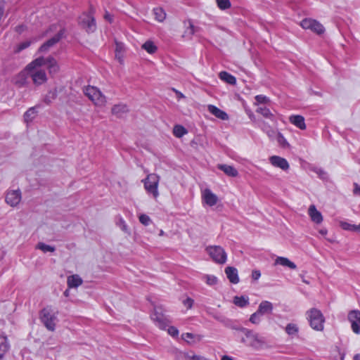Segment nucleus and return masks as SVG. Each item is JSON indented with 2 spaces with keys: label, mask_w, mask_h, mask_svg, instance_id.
<instances>
[{
  "label": "nucleus",
  "mask_w": 360,
  "mask_h": 360,
  "mask_svg": "<svg viewBox=\"0 0 360 360\" xmlns=\"http://www.w3.org/2000/svg\"><path fill=\"white\" fill-rule=\"evenodd\" d=\"M242 331L245 334V338H243V342L252 347H258L263 344V340L257 333H253L252 330L243 328Z\"/></svg>",
  "instance_id": "6e6552de"
},
{
  "label": "nucleus",
  "mask_w": 360,
  "mask_h": 360,
  "mask_svg": "<svg viewBox=\"0 0 360 360\" xmlns=\"http://www.w3.org/2000/svg\"><path fill=\"white\" fill-rule=\"evenodd\" d=\"M256 112L271 122H276L274 115L271 112L269 108L265 106H261L257 108Z\"/></svg>",
  "instance_id": "b1692460"
},
{
  "label": "nucleus",
  "mask_w": 360,
  "mask_h": 360,
  "mask_svg": "<svg viewBox=\"0 0 360 360\" xmlns=\"http://www.w3.org/2000/svg\"><path fill=\"white\" fill-rule=\"evenodd\" d=\"M58 314V311H55L51 306H47L40 311L41 321L49 331L53 332L56 330Z\"/></svg>",
  "instance_id": "7ed1b4c3"
},
{
  "label": "nucleus",
  "mask_w": 360,
  "mask_h": 360,
  "mask_svg": "<svg viewBox=\"0 0 360 360\" xmlns=\"http://www.w3.org/2000/svg\"><path fill=\"white\" fill-rule=\"evenodd\" d=\"M261 314L257 310L255 313H253L250 317V321L253 324H258L260 323L261 321Z\"/></svg>",
  "instance_id": "58836bf2"
},
{
  "label": "nucleus",
  "mask_w": 360,
  "mask_h": 360,
  "mask_svg": "<svg viewBox=\"0 0 360 360\" xmlns=\"http://www.w3.org/2000/svg\"><path fill=\"white\" fill-rule=\"evenodd\" d=\"M185 307H186L187 309H191L193 304V300L188 297L183 302Z\"/></svg>",
  "instance_id": "c03bdc74"
},
{
  "label": "nucleus",
  "mask_w": 360,
  "mask_h": 360,
  "mask_svg": "<svg viewBox=\"0 0 360 360\" xmlns=\"http://www.w3.org/2000/svg\"><path fill=\"white\" fill-rule=\"evenodd\" d=\"M187 359L188 360H209L208 359H207L206 357H205L203 356L195 355V354H193L192 356H188Z\"/></svg>",
  "instance_id": "a18cd8bd"
},
{
  "label": "nucleus",
  "mask_w": 360,
  "mask_h": 360,
  "mask_svg": "<svg viewBox=\"0 0 360 360\" xmlns=\"http://www.w3.org/2000/svg\"><path fill=\"white\" fill-rule=\"evenodd\" d=\"M257 311L261 315H264L265 314H271L273 311V304L269 301H262L259 304Z\"/></svg>",
  "instance_id": "4be33fe9"
},
{
  "label": "nucleus",
  "mask_w": 360,
  "mask_h": 360,
  "mask_svg": "<svg viewBox=\"0 0 360 360\" xmlns=\"http://www.w3.org/2000/svg\"><path fill=\"white\" fill-rule=\"evenodd\" d=\"M260 127L264 131L269 132L270 131V127L264 121L261 122Z\"/></svg>",
  "instance_id": "de8ad7c7"
},
{
  "label": "nucleus",
  "mask_w": 360,
  "mask_h": 360,
  "mask_svg": "<svg viewBox=\"0 0 360 360\" xmlns=\"http://www.w3.org/2000/svg\"><path fill=\"white\" fill-rule=\"evenodd\" d=\"M67 283L70 288H77L82 284V279L77 274L72 275L68 277Z\"/></svg>",
  "instance_id": "5701e85b"
},
{
  "label": "nucleus",
  "mask_w": 360,
  "mask_h": 360,
  "mask_svg": "<svg viewBox=\"0 0 360 360\" xmlns=\"http://www.w3.org/2000/svg\"><path fill=\"white\" fill-rule=\"evenodd\" d=\"M300 25L302 28L305 30H311L318 34H321L325 31L323 26L319 22L311 18H305L302 20Z\"/></svg>",
  "instance_id": "1a4fd4ad"
},
{
  "label": "nucleus",
  "mask_w": 360,
  "mask_h": 360,
  "mask_svg": "<svg viewBox=\"0 0 360 360\" xmlns=\"http://www.w3.org/2000/svg\"><path fill=\"white\" fill-rule=\"evenodd\" d=\"M289 121L291 124H292L300 129L304 130L307 127L304 122V118L302 115H291L289 117Z\"/></svg>",
  "instance_id": "aec40b11"
},
{
  "label": "nucleus",
  "mask_w": 360,
  "mask_h": 360,
  "mask_svg": "<svg viewBox=\"0 0 360 360\" xmlns=\"http://www.w3.org/2000/svg\"><path fill=\"white\" fill-rule=\"evenodd\" d=\"M310 326L315 330L321 331L324 328L325 318L321 311L312 308L307 312Z\"/></svg>",
  "instance_id": "39448f33"
},
{
  "label": "nucleus",
  "mask_w": 360,
  "mask_h": 360,
  "mask_svg": "<svg viewBox=\"0 0 360 360\" xmlns=\"http://www.w3.org/2000/svg\"><path fill=\"white\" fill-rule=\"evenodd\" d=\"M37 112L34 108H31L24 113V120L30 122L37 116Z\"/></svg>",
  "instance_id": "2f4dec72"
},
{
  "label": "nucleus",
  "mask_w": 360,
  "mask_h": 360,
  "mask_svg": "<svg viewBox=\"0 0 360 360\" xmlns=\"http://www.w3.org/2000/svg\"><path fill=\"white\" fill-rule=\"evenodd\" d=\"M356 232H360V224L359 225H356Z\"/></svg>",
  "instance_id": "bf43d9fd"
},
{
  "label": "nucleus",
  "mask_w": 360,
  "mask_h": 360,
  "mask_svg": "<svg viewBox=\"0 0 360 360\" xmlns=\"http://www.w3.org/2000/svg\"><path fill=\"white\" fill-rule=\"evenodd\" d=\"M207 109L212 115L221 120H227L229 119V116L226 112L223 111L214 105H209L207 106Z\"/></svg>",
  "instance_id": "a211bd4d"
},
{
  "label": "nucleus",
  "mask_w": 360,
  "mask_h": 360,
  "mask_svg": "<svg viewBox=\"0 0 360 360\" xmlns=\"http://www.w3.org/2000/svg\"><path fill=\"white\" fill-rule=\"evenodd\" d=\"M45 102L47 103H50L51 101L49 100V98H45Z\"/></svg>",
  "instance_id": "680f3d73"
},
{
  "label": "nucleus",
  "mask_w": 360,
  "mask_h": 360,
  "mask_svg": "<svg viewBox=\"0 0 360 360\" xmlns=\"http://www.w3.org/2000/svg\"><path fill=\"white\" fill-rule=\"evenodd\" d=\"M187 133L188 131L182 125L176 124L173 128V134L176 138H181Z\"/></svg>",
  "instance_id": "c85d7f7f"
},
{
  "label": "nucleus",
  "mask_w": 360,
  "mask_h": 360,
  "mask_svg": "<svg viewBox=\"0 0 360 360\" xmlns=\"http://www.w3.org/2000/svg\"><path fill=\"white\" fill-rule=\"evenodd\" d=\"M354 193L355 195H360V186L356 184V183H354Z\"/></svg>",
  "instance_id": "8fccbe9b"
},
{
  "label": "nucleus",
  "mask_w": 360,
  "mask_h": 360,
  "mask_svg": "<svg viewBox=\"0 0 360 360\" xmlns=\"http://www.w3.org/2000/svg\"><path fill=\"white\" fill-rule=\"evenodd\" d=\"M153 13H154L155 19L159 22H162L166 18V13L160 7L155 8L153 9Z\"/></svg>",
  "instance_id": "c756f323"
},
{
  "label": "nucleus",
  "mask_w": 360,
  "mask_h": 360,
  "mask_svg": "<svg viewBox=\"0 0 360 360\" xmlns=\"http://www.w3.org/2000/svg\"><path fill=\"white\" fill-rule=\"evenodd\" d=\"M38 68H39L28 70L26 67L27 70L29 72L30 77H32L33 83L36 85H41L47 81V76L45 70H39Z\"/></svg>",
  "instance_id": "9b49d317"
},
{
  "label": "nucleus",
  "mask_w": 360,
  "mask_h": 360,
  "mask_svg": "<svg viewBox=\"0 0 360 360\" xmlns=\"http://www.w3.org/2000/svg\"><path fill=\"white\" fill-rule=\"evenodd\" d=\"M8 344L6 337H0V358L3 356V354L8 350Z\"/></svg>",
  "instance_id": "473e14b6"
},
{
  "label": "nucleus",
  "mask_w": 360,
  "mask_h": 360,
  "mask_svg": "<svg viewBox=\"0 0 360 360\" xmlns=\"http://www.w3.org/2000/svg\"><path fill=\"white\" fill-rule=\"evenodd\" d=\"M126 229V225H124L123 226V230H125Z\"/></svg>",
  "instance_id": "e2e57ef3"
},
{
  "label": "nucleus",
  "mask_w": 360,
  "mask_h": 360,
  "mask_svg": "<svg viewBox=\"0 0 360 360\" xmlns=\"http://www.w3.org/2000/svg\"><path fill=\"white\" fill-rule=\"evenodd\" d=\"M233 304L240 308L245 307L249 304V297L248 296H235L233 300Z\"/></svg>",
  "instance_id": "a878e982"
},
{
  "label": "nucleus",
  "mask_w": 360,
  "mask_h": 360,
  "mask_svg": "<svg viewBox=\"0 0 360 360\" xmlns=\"http://www.w3.org/2000/svg\"><path fill=\"white\" fill-rule=\"evenodd\" d=\"M217 5L221 10L228 9L231 6L229 0H216Z\"/></svg>",
  "instance_id": "f704fd0d"
},
{
  "label": "nucleus",
  "mask_w": 360,
  "mask_h": 360,
  "mask_svg": "<svg viewBox=\"0 0 360 360\" xmlns=\"http://www.w3.org/2000/svg\"><path fill=\"white\" fill-rule=\"evenodd\" d=\"M142 48L146 50L148 53L153 54L156 52L158 48L151 41H146L143 45Z\"/></svg>",
  "instance_id": "7c9ffc66"
},
{
  "label": "nucleus",
  "mask_w": 360,
  "mask_h": 360,
  "mask_svg": "<svg viewBox=\"0 0 360 360\" xmlns=\"http://www.w3.org/2000/svg\"><path fill=\"white\" fill-rule=\"evenodd\" d=\"M255 105L262 104V103H267L269 102V98H267L266 96L259 94L257 95L255 97Z\"/></svg>",
  "instance_id": "4c0bfd02"
},
{
  "label": "nucleus",
  "mask_w": 360,
  "mask_h": 360,
  "mask_svg": "<svg viewBox=\"0 0 360 360\" xmlns=\"http://www.w3.org/2000/svg\"><path fill=\"white\" fill-rule=\"evenodd\" d=\"M308 214L311 220L316 224H321L323 221V216L321 213L317 210L314 205H311L308 209Z\"/></svg>",
  "instance_id": "f3484780"
},
{
  "label": "nucleus",
  "mask_w": 360,
  "mask_h": 360,
  "mask_svg": "<svg viewBox=\"0 0 360 360\" xmlns=\"http://www.w3.org/2000/svg\"><path fill=\"white\" fill-rule=\"evenodd\" d=\"M206 250L214 262L224 264L226 262V253L221 246H209L206 248Z\"/></svg>",
  "instance_id": "0eeeda50"
},
{
  "label": "nucleus",
  "mask_w": 360,
  "mask_h": 360,
  "mask_svg": "<svg viewBox=\"0 0 360 360\" xmlns=\"http://www.w3.org/2000/svg\"><path fill=\"white\" fill-rule=\"evenodd\" d=\"M64 295L68 297L69 295V290H66L65 292H64Z\"/></svg>",
  "instance_id": "052dcab7"
},
{
  "label": "nucleus",
  "mask_w": 360,
  "mask_h": 360,
  "mask_svg": "<svg viewBox=\"0 0 360 360\" xmlns=\"http://www.w3.org/2000/svg\"><path fill=\"white\" fill-rule=\"evenodd\" d=\"M226 275L231 283L237 284L239 282L238 270L235 267L227 266L225 269Z\"/></svg>",
  "instance_id": "6ab92c4d"
},
{
  "label": "nucleus",
  "mask_w": 360,
  "mask_h": 360,
  "mask_svg": "<svg viewBox=\"0 0 360 360\" xmlns=\"http://www.w3.org/2000/svg\"><path fill=\"white\" fill-rule=\"evenodd\" d=\"M104 18L110 22H112V16L108 11L105 12Z\"/></svg>",
  "instance_id": "3c124183"
},
{
  "label": "nucleus",
  "mask_w": 360,
  "mask_h": 360,
  "mask_svg": "<svg viewBox=\"0 0 360 360\" xmlns=\"http://www.w3.org/2000/svg\"><path fill=\"white\" fill-rule=\"evenodd\" d=\"M354 360H360V354H357L354 356Z\"/></svg>",
  "instance_id": "4d7b16f0"
},
{
  "label": "nucleus",
  "mask_w": 360,
  "mask_h": 360,
  "mask_svg": "<svg viewBox=\"0 0 360 360\" xmlns=\"http://www.w3.org/2000/svg\"><path fill=\"white\" fill-rule=\"evenodd\" d=\"M349 321L351 323V328L355 334L360 333V311L357 309L352 310L347 316Z\"/></svg>",
  "instance_id": "f8f14e48"
},
{
  "label": "nucleus",
  "mask_w": 360,
  "mask_h": 360,
  "mask_svg": "<svg viewBox=\"0 0 360 360\" xmlns=\"http://www.w3.org/2000/svg\"><path fill=\"white\" fill-rule=\"evenodd\" d=\"M188 27L186 28V31H185V34H187V35H190V36H192L195 34V32H196L197 29L196 27L193 25L192 21L191 20H188Z\"/></svg>",
  "instance_id": "e433bc0d"
},
{
  "label": "nucleus",
  "mask_w": 360,
  "mask_h": 360,
  "mask_svg": "<svg viewBox=\"0 0 360 360\" xmlns=\"http://www.w3.org/2000/svg\"><path fill=\"white\" fill-rule=\"evenodd\" d=\"M261 276L260 271L259 270H254L252 272V278L254 280H258Z\"/></svg>",
  "instance_id": "49530a36"
},
{
  "label": "nucleus",
  "mask_w": 360,
  "mask_h": 360,
  "mask_svg": "<svg viewBox=\"0 0 360 360\" xmlns=\"http://www.w3.org/2000/svg\"><path fill=\"white\" fill-rule=\"evenodd\" d=\"M160 181V176L156 174H149L147 176L142 180L144 188L148 193L152 194L154 198H158L159 196L158 185Z\"/></svg>",
  "instance_id": "423d86ee"
},
{
  "label": "nucleus",
  "mask_w": 360,
  "mask_h": 360,
  "mask_svg": "<svg viewBox=\"0 0 360 360\" xmlns=\"http://www.w3.org/2000/svg\"><path fill=\"white\" fill-rule=\"evenodd\" d=\"M151 319L156 323V325L162 330H165L168 326V321L162 313H159L157 309L152 314Z\"/></svg>",
  "instance_id": "dca6fc26"
},
{
  "label": "nucleus",
  "mask_w": 360,
  "mask_h": 360,
  "mask_svg": "<svg viewBox=\"0 0 360 360\" xmlns=\"http://www.w3.org/2000/svg\"><path fill=\"white\" fill-rule=\"evenodd\" d=\"M299 328L296 324L288 323L285 327V332L289 335H295L298 333Z\"/></svg>",
  "instance_id": "72a5a7b5"
},
{
  "label": "nucleus",
  "mask_w": 360,
  "mask_h": 360,
  "mask_svg": "<svg viewBox=\"0 0 360 360\" xmlns=\"http://www.w3.org/2000/svg\"><path fill=\"white\" fill-rule=\"evenodd\" d=\"M111 112L113 115L120 117L124 113L128 112V108L125 104H117L112 106Z\"/></svg>",
  "instance_id": "bb28decb"
},
{
  "label": "nucleus",
  "mask_w": 360,
  "mask_h": 360,
  "mask_svg": "<svg viewBox=\"0 0 360 360\" xmlns=\"http://www.w3.org/2000/svg\"><path fill=\"white\" fill-rule=\"evenodd\" d=\"M275 264L287 266L290 269H295L297 268V266L294 262L284 257H278L275 260Z\"/></svg>",
  "instance_id": "393cba45"
},
{
  "label": "nucleus",
  "mask_w": 360,
  "mask_h": 360,
  "mask_svg": "<svg viewBox=\"0 0 360 360\" xmlns=\"http://www.w3.org/2000/svg\"><path fill=\"white\" fill-rule=\"evenodd\" d=\"M221 360H233L232 357L229 356H227V355H224L222 357H221Z\"/></svg>",
  "instance_id": "5fc2aeb1"
},
{
  "label": "nucleus",
  "mask_w": 360,
  "mask_h": 360,
  "mask_svg": "<svg viewBox=\"0 0 360 360\" xmlns=\"http://www.w3.org/2000/svg\"><path fill=\"white\" fill-rule=\"evenodd\" d=\"M22 49V44H20L18 45V46L15 49L14 52L15 53H19V52L21 51Z\"/></svg>",
  "instance_id": "603ef678"
},
{
  "label": "nucleus",
  "mask_w": 360,
  "mask_h": 360,
  "mask_svg": "<svg viewBox=\"0 0 360 360\" xmlns=\"http://www.w3.org/2000/svg\"><path fill=\"white\" fill-rule=\"evenodd\" d=\"M167 332L172 337H176L179 335V330L174 326H169L167 329Z\"/></svg>",
  "instance_id": "37998d69"
},
{
  "label": "nucleus",
  "mask_w": 360,
  "mask_h": 360,
  "mask_svg": "<svg viewBox=\"0 0 360 360\" xmlns=\"http://www.w3.org/2000/svg\"><path fill=\"white\" fill-rule=\"evenodd\" d=\"M79 23L86 32H94L96 28V20L91 13H83L79 18Z\"/></svg>",
  "instance_id": "9d476101"
},
{
  "label": "nucleus",
  "mask_w": 360,
  "mask_h": 360,
  "mask_svg": "<svg viewBox=\"0 0 360 360\" xmlns=\"http://www.w3.org/2000/svg\"><path fill=\"white\" fill-rule=\"evenodd\" d=\"M319 232L320 234H321L323 236H326L328 233V231L326 229H323L319 230Z\"/></svg>",
  "instance_id": "864d4df0"
},
{
  "label": "nucleus",
  "mask_w": 360,
  "mask_h": 360,
  "mask_svg": "<svg viewBox=\"0 0 360 360\" xmlns=\"http://www.w3.org/2000/svg\"><path fill=\"white\" fill-rule=\"evenodd\" d=\"M51 32H55V34L49 39L45 41L39 49V52L46 53L51 48L58 44L65 35V29L62 28L58 25H51L46 31V34L48 35Z\"/></svg>",
  "instance_id": "f257e3e1"
},
{
  "label": "nucleus",
  "mask_w": 360,
  "mask_h": 360,
  "mask_svg": "<svg viewBox=\"0 0 360 360\" xmlns=\"http://www.w3.org/2000/svg\"><path fill=\"white\" fill-rule=\"evenodd\" d=\"M83 91L95 106L103 108L106 105L107 98L98 87L89 85L84 89Z\"/></svg>",
  "instance_id": "20e7f679"
},
{
  "label": "nucleus",
  "mask_w": 360,
  "mask_h": 360,
  "mask_svg": "<svg viewBox=\"0 0 360 360\" xmlns=\"http://www.w3.org/2000/svg\"><path fill=\"white\" fill-rule=\"evenodd\" d=\"M139 221L144 226H148L149 224V223L150 222V217L145 214H140L139 217Z\"/></svg>",
  "instance_id": "a19ab883"
},
{
  "label": "nucleus",
  "mask_w": 360,
  "mask_h": 360,
  "mask_svg": "<svg viewBox=\"0 0 360 360\" xmlns=\"http://www.w3.org/2000/svg\"><path fill=\"white\" fill-rule=\"evenodd\" d=\"M176 91L178 97H179V98H184V94L182 93L179 92L178 91Z\"/></svg>",
  "instance_id": "6e6d98bb"
},
{
  "label": "nucleus",
  "mask_w": 360,
  "mask_h": 360,
  "mask_svg": "<svg viewBox=\"0 0 360 360\" xmlns=\"http://www.w3.org/2000/svg\"><path fill=\"white\" fill-rule=\"evenodd\" d=\"M219 77L221 80L224 81L229 84L233 85V84H236V77L233 75L229 73L228 72H226V71L220 72Z\"/></svg>",
  "instance_id": "cd10ccee"
},
{
  "label": "nucleus",
  "mask_w": 360,
  "mask_h": 360,
  "mask_svg": "<svg viewBox=\"0 0 360 360\" xmlns=\"http://www.w3.org/2000/svg\"><path fill=\"white\" fill-rule=\"evenodd\" d=\"M218 169L223 171L229 176L236 177L238 175L237 169L231 165H219Z\"/></svg>",
  "instance_id": "412c9836"
},
{
  "label": "nucleus",
  "mask_w": 360,
  "mask_h": 360,
  "mask_svg": "<svg viewBox=\"0 0 360 360\" xmlns=\"http://www.w3.org/2000/svg\"><path fill=\"white\" fill-rule=\"evenodd\" d=\"M43 65H46L51 76L57 74L60 70V66L56 59L51 56H49L47 58L39 57L29 63L27 68L28 70H32Z\"/></svg>",
  "instance_id": "f03ea898"
},
{
  "label": "nucleus",
  "mask_w": 360,
  "mask_h": 360,
  "mask_svg": "<svg viewBox=\"0 0 360 360\" xmlns=\"http://www.w3.org/2000/svg\"><path fill=\"white\" fill-rule=\"evenodd\" d=\"M21 200V192L20 189L9 191L6 197V202L11 206L17 205Z\"/></svg>",
  "instance_id": "4468645a"
},
{
  "label": "nucleus",
  "mask_w": 360,
  "mask_h": 360,
  "mask_svg": "<svg viewBox=\"0 0 360 360\" xmlns=\"http://www.w3.org/2000/svg\"><path fill=\"white\" fill-rule=\"evenodd\" d=\"M202 201L203 203L212 207L217 204V196L209 188H205L202 192Z\"/></svg>",
  "instance_id": "ddd939ff"
},
{
  "label": "nucleus",
  "mask_w": 360,
  "mask_h": 360,
  "mask_svg": "<svg viewBox=\"0 0 360 360\" xmlns=\"http://www.w3.org/2000/svg\"><path fill=\"white\" fill-rule=\"evenodd\" d=\"M203 278L208 285H214L217 283V278L214 275H205Z\"/></svg>",
  "instance_id": "c9c22d12"
},
{
  "label": "nucleus",
  "mask_w": 360,
  "mask_h": 360,
  "mask_svg": "<svg viewBox=\"0 0 360 360\" xmlns=\"http://www.w3.org/2000/svg\"><path fill=\"white\" fill-rule=\"evenodd\" d=\"M29 46H30V43L29 42L24 41V45H23L24 49L28 47Z\"/></svg>",
  "instance_id": "13d9d810"
},
{
  "label": "nucleus",
  "mask_w": 360,
  "mask_h": 360,
  "mask_svg": "<svg viewBox=\"0 0 360 360\" xmlns=\"http://www.w3.org/2000/svg\"><path fill=\"white\" fill-rule=\"evenodd\" d=\"M193 334L191 333H185L182 334V338L185 340H187L188 339H193Z\"/></svg>",
  "instance_id": "09e8293b"
},
{
  "label": "nucleus",
  "mask_w": 360,
  "mask_h": 360,
  "mask_svg": "<svg viewBox=\"0 0 360 360\" xmlns=\"http://www.w3.org/2000/svg\"><path fill=\"white\" fill-rule=\"evenodd\" d=\"M270 163L276 167H278L283 170H287L289 168V164L288 161L280 156L273 155L269 158Z\"/></svg>",
  "instance_id": "2eb2a0df"
},
{
  "label": "nucleus",
  "mask_w": 360,
  "mask_h": 360,
  "mask_svg": "<svg viewBox=\"0 0 360 360\" xmlns=\"http://www.w3.org/2000/svg\"><path fill=\"white\" fill-rule=\"evenodd\" d=\"M341 226L343 229L352 231H356V225L351 224L347 222H343L341 224Z\"/></svg>",
  "instance_id": "79ce46f5"
},
{
  "label": "nucleus",
  "mask_w": 360,
  "mask_h": 360,
  "mask_svg": "<svg viewBox=\"0 0 360 360\" xmlns=\"http://www.w3.org/2000/svg\"><path fill=\"white\" fill-rule=\"evenodd\" d=\"M37 248L41 250V251H43L44 252H53L55 250V248L54 247H52L51 245H46L43 243H39L38 245H37Z\"/></svg>",
  "instance_id": "ea45409f"
}]
</instances>
